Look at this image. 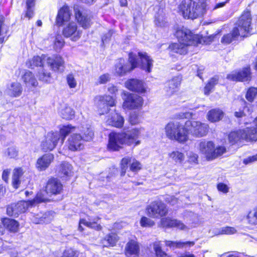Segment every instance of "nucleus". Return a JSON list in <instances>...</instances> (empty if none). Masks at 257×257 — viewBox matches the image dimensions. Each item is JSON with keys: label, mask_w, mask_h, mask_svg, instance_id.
Wrapping results in <instances>:
<instances>
[{"label": "nucleus", "mask_w": 257, "mask_h": 257, "mask_svg": "<svg viewBox=\"0 0 257 257\" xmlns=\"http://www.w3.org/2000/svg\"><path fill=\"white\" fill-rule=\"evenodd\" d=\"M141 135L139 129H133L126 133H117L112 132L109 135L108 148L112 151H117L123 144L129 146H136L140 143L138 139Z\"/></svg>", "instance_id": "f257e3e1"}, {"label": "nucleus", "mask_w": 257, "mask_h": 257, "mask_svg": "<svg viewBox=\"0 0 257 257\" xmlns=\"http://www.w3.org/2000/svg\"><path fill=\"white\" fill-rule=\"evenodd\" d=\"M251 23V16L249 11L243 12L236 26L233 28L232 33L223 36L221 42L224 44H228L237 39L239 36L245 37L249 32Z\"/></svg>", "instance_id": "f03ea898"}, {"label": "nucleus", "mask_w": 257, "mask_h": 257, "mask_svg": "<svg viewBox=\"0 0 257 257\" xmlns=\"http://www.w3.org/2000/svg\"><path fill=\"white\" fill-rule=\"evenodd\" d=\"M206 2L196 3L192 0H183L179 10L184 18L194 19L203 16L207 10Z\"/></svg>", "instance_id": "7ed1b4c3"}, {"label": "nucleus", "mask_w": 257, "mask_h": 257, "mask_svg": "<svg viewBox=\"0 0 257 257\" xmlns=\"http://www.w3.org/2000/svg\"><path fill=\"white\" fill-rule=\"evenodd\" d=\"M165 130L166 137L171 140L184 143L188 139L186 126H184L180 122L168 123L166 125Z\"/></svg>", "instance_id": "20e7f679"}, {"label": "nucleus", "mask_w": 257, "mask_h": 257, "mask_svg": "<svg viewBox=\"0 0 257 257\" xmlns=\"http://www.w3.org/2000/svg\"><path fill=\"white\" fill-rule=\"evenodd\" d=\"M198 148L200 153L204 155L207 160H212L226 152L224 147L219 146L215 148L213 142L205 140L199 143Z\"/></svg>", "instance_id": "39448f33"}, {"label": "nucleus", "mask_w": 257, "mask_h": 257, "mask_svg": "<svg viewBox=\"0 0 257 257\" xmlns=\"http://www.w3.org/2000/svg\"><path fill=\"white\" fill-rule=\"evenodd\" d=\"M128 60L132 69L140 67L147 72L151 71L153 60L146 53L138 52L137 55L133 52L130 53Z\"/></svg>", "instance_id": "423d86ee"}, {"label": "nucleus", "mask_w": 257, "mask_h": 257, "mask_svg": "<svg viewBox=\"0 0 257 257\" xmlns=\"http://www.w3.org/2000/svg\"><path fill=\"white\" fill-rule=\"evenodd\" d=\"M146 211L147 215L153 218H159L166 216L168 210L166 204L160 200H155L148 205Z\"/></svg>", "instance_id": "0eeeda50"}, {"label": "nucleus", "mask_w": 257, "mask_h": 257, "mask_svg": "<svg viewBox=\"0 0 257 257\" xmlns=\"http://www.w3.org/2000/svg\"><path fill=\"white\" fill-rule=\"evenodd\" d=\"M187 133L189 132L196 137L205 136L209 131V126L207 123L196 120H188L185 122Z\"/></svg>", "instance_id": "6e6552de"}, {"label": "nucleus", "mask_w": 257, "mask_h": 257, "mask_svg": "<svg viewBox=\"0 0 257 257\" xmlns=\"http://www.w3.org/2000/svg\"><path fill=\"white\" fill-rule=\"evenodd\" d=\"M121 96L123 100L122 107L124 109H139L143 105L144 102L143 98L137 94L123 91Z\"/></svg>", "instance_id": "1a4fd4ad"}, {"label": "nucleus", "mask_w": 257, "mask_h": 257, "mask_svg": "<svg viewBox=\"0 0 257 257\" xmlns=\"http://www.w3.org/2000/svg\"><path fill=\"white\" fill-rule=\"evenodd\" d=\"M95 102L97 106L99 114L102 115L109 111V106H113L115 104V99L110 95H99L95 98Z\"/></svg>", "instance_id": "9d476101"}, {"label": "nucleus", "mask_w": 257, "mask_h": 257, "mask_svg": "<svg viewBox=\"0 0 257 257\" xmlns=\"http://www.w3.org/2000/svg\"><path fill=\"white\" fill-rule=\"evenodd\" d=\"M60 140V134L58 132H49L45 137L41 145V149L44 152L52 151L57 146Z\"/></svg>", "instance_id": "9b49d317"}, {"label": "nucleus", "mask_w": 257, "mask_h": 257, "mask_svg": "<svg viewBox=\"0 0 257 257\" xmlns=\"http://www.w3.org/2000/svg\"><path fill=\"white\" fill-rule=\"evenodd\" d=\"M33 206L31 200L27 201H21L8 206L7 209V212L9 216L17 217L19 214L25 212L29 207Z\"/></svg>", "instance_id": "f8f14e48"}, {"label": "nucleus", "mask_w": 257, "mask_h": 257, "mask_svg": "<svg viewBox=\"0 0 257 257\" xmlns=\"http://www.w3.org/2000/svg\"><path fill=\"white\" fill-rule=\"evenodd\" d=\"M62 34L65 37L70 38L72 41H76L80 38L82 31L78 29L76 23L72 22L65 24Z\"/></svg>", "instance_id": "ddd939ff"}, {"label": "nucleus", "mask_w": 257, "mask_h": 257, "mask_svg": "<svg viewBox=\"0 0 257 257\" xmlns=\"http://www.w3.org/2000/svg\"><path fill=\"white\" fill-rule=\"evenodd\" d=\"M251 78L249 66L245 67L237 72H232L227 76V79L236 81H247L250 80Z\"/></svg>", "instance_id": "4468645a"}, {"label": "nucleus", "mask_w": 257, "mask_h": 257, "mask_svg": "<svg viewBox=\"0 0 257 257\" xmlns=\"http://www.w3.org/2000/svg\"><path fill=\"white\" fill-rule=\"evenodd\" d=\"M47 66L50 67L54 71L63 72L64 61L60 55H54L51 57L46 56L45 59Z\"/></svg>", "instance_id": "2eb2a0df"}, {"label": "nucleus", "mask_w": 257, "mask_h": 257, "mask_svg": "<svg viewBox=\"0 0 257 257\" xmlns=\"http://www.w3.org/2000/svg\"><path fill=\"white\" fill-rule=\"evenodd\" d=\"M176 35L179 41L186 45H191L194 44L195 36L186 28H183L178 30Z\"/></svg>", "instance_id": "dca6fc26"}, {"label": "nucleus", "mask_w": 257, "mask_h": 257, "mask_svg": "<svg viewBox=\"0 0 257 257\" xmlns=\"http://www.w3.org/2000/svg\"><path fill=\"white\" fill-rule=\"evenodd\" d=\"M63 189L61 183L57 179H49L45 186V192L47 195L51 196L53 195L60 194Z\"/></svg>", "instance_id": "f3484780"}, {"label": "nucleus", "mask_w": 257, "mask_h": 257, "mask_svg": "<svg viewBox=\"0 0 257 257\" xmlns=\"http://www.w3.org/2000/svg\"><path fill=\"white\" fill-rule=\"evenodd\" d=\"M83 143L82 136L76 133L73 134L69 137L67 141L68 148L72 151H80L84 148Z\"/></svg>", "instance_id": "a211bd4d"}, {"label": "nucleus", "mask_w": 257, "mask_h": 257, "mask_svg": "<svg viewBox=\"0 0 257 257\" xmlns=\"http://www.w3.org/2000/svg\"><path fill=\"white\" fill-rule=\"evenodd\" d=\"M125 86L132 91L144 93L146 91L145 84L141 80L137 79H131L125 82Z\"/></svg>", "instance_id": "6ab92c4d"}, {"label": "nucleus", "mask_w": 257, "mask_h": 257, "mask_svg": "<svg viewBox=\"0 0 257 257\" xmlns=\"http://www.w3.org/2000/svg\"><path fill=\"white\" fill-rule=\"evenodd\" d=\"M53 159V154H45L37 160L36 167L40 171H44L49 167Z\"/></svg>", "instance_id": "aec40b11"}, {"label": "nucleus", "mask_w": 257, "mask_h": 257, "mask_svg": "<svg viewBox=\"0 0 257 257\" xmlns=\"http://www.w3.org/2000/svg\"><path fill=\"white\" fill-rule=\"evenodd\" d=\"M125 254L127 257H139L140 246L138 243L134 240L129 241L125 246Z\"/></svg>", "instance_id": "412c9836"}, {"label": "nucleus", "mask_w": 257, "mask_h": 257, "mask_svg": "<svg viewBox=\"0 0 257 257\" xmlns=\"http://www.w3.org/2000/svg\"><path fill=\"white\" fill-rule=\"evenodd\" d=\"M133 69L123 59H119L115 65V73L118 76H123Z\"/></svg>", "instance_id": "4be33fe9"}, {"label": "nucleus", "mask_w": 257, "mask_h": 257, "mask_svg": "<svg viewBox=\"0 0 257 257\" xmlns=\"http://www.w3.org/2000/svg\"><path fill=\"white\" fill-rule=\"evenodd\" d=\"M75 18L79 24L83 28H89L91 24V16L80 11L75 12Z\"/></svg>", "instance_id": "5701e85b"}, {"label": "nucleus", "mask_w": 257, "mask_h": 257, "mask_svg": "<svg viewBox=\"0 0 257 257\" xmlns=\"http://www.w3.org/2000/svg\"><path fill=\"white\" fill-rule=\"evenodd\" d=\"M71 17V13L69 8L68 6H64L58 11L56 18V23L61 26L65 22L69 21Z\"/></svg>", "instance_id": "b1692460"}, {"label": "nucleus", "mask_w": 257, "mask_h": 257, "mask_svg": "<svg viewBox=\"0 0 257 257\" xmlns=\"http://www.w3.org/2000/svg\"><path fill=\"white\" fill-rule=\"evenodd\" d=\"M255 127H246L243 129L245 141L247 142L257 141V117L254 120Z\"/></svg>", "instance_id": "393cba45"}, {"label": "nucleus", "mask_w": 257, "mask_h": 257, "mask_svg": "<svg viewBox=\"0 0 257 257\" xmlns=\"http://www.w3.org/2000/svg\"><path fill=\"white\" fill-rule=\"evenodd\" d=\"M106 123L112 126L121 127L123 124L124 119L119 113L114 112L108 116Z\"/></svg>", "instance_id": "a878e982"}, {"label": "nucleus", "mask_w": 257, "mask_h": 257, "mask_svg": "<svg viewBox=\"0 0 257 257\" xmlns=\"http://www.w3.org/2000/svg\"><path fill=\"white\" fill-rule=\"evenodd\" d=\"M22 92V87L21 84L18 82H12L8 85L5 90V93L10 96H19Z\"/></svg>", "instance_id": "bb28decb"}, {"label": "nucleus", "mask_w": 257, "mask_h": 257, "mask_svg": "<svg viewBox=\"0 0 257 257\" xmlns=\"http://www.w3.org/2000/svg\"><path fill=\"white\" fill-rule=\"evenodd\" d=\"M22 79L27 87H36L38 85V81L35 78V75L32 72L29 70H25L22 76Z\"/></svg>", "instance_id": "cd10ccee"}, {"label": "nucleus", "mask_w": 257, "mask_h": 257, "mask_svg": "<svg viewBox=\"0 0 257 257\" xmlns=\"http://www.w3.org/2000/svg\"><path fill=\"white\" fill-rule=\"evenodd\" d=\"M181 80V77L178 76L174 77L168 82L167 92L169 95L173 94L177 91L178 87L180 85Z\"/></svg>", "instance_id": "c85d7f7f"}, {"label": "nucleus", "mask_w": 257, "mask_h": 257, "mask_svg": "<svg viewBox=\"0 0 257 257\" xmlns=\"http://www.w3.org/2000/svg\"><path fill=\"white\" fill-rule=\"evenodd\" d=\"M46 56L42 55L41 56H34L32 59L29 60L27 63V66L31 68H34L35 67L44 66L46 64Z\"/></svg>", "instance_id": "c756f323"}, {"label": "nucleus", "mask_w": 257, "mask_h": 257, "mask_svg": "<svg viewBox=\"0 0 257 257\" xmlns=\"http://www.w3.org/2000/svg\"><path fill=\"white\" fill-rule=\"evenodd\" d=\"M47 67L46 64H45L44 66L40 67L37 76L40 81L45 83H49L51 79V74L47 69Z\"/></svg>", "instance_id": "7c9ffc66"}, {"label": "nucleus", "mask_w": 257, "mask_h": 257, "mask_svg": "<svg viewBox=\"0 0 257 257\" xmlns=\"http://www.w3.org/2000/svg\"><path fill=\"white\" fill-rule=\"evenodd\" d=\"M166 245L172 248H183L193 246L195 244L194 241H173L170 240L165 241Z\"/></svg>", "instance_id": "2f4dec72"}, {"label": "nucleus", "mask_w": 257, "mask_h": 257, "mask_svg": "<svg viewBox=\"0 0 257 257\" xmlns=\"http://www.w3.org/2000/svg\"><path fill=\"white\" fill-rule=\"evenodd\" d=\"M224 116L223 112L220 109H212L208 111L207 119L211 122H214L221 120Z\"/></svg>", "instance_id": "473e14b6"}, {"label": "nucleus", "mask_w": 257, "mask_h": 257, "mask_svg": "<svg viewBox=\"0 0 257 257\" xmlns=\"http://www.w3.org/2000/svg\"><path fill=\"white\" fill-rule=\"evenodd\" d=\"M244 133L243 129L231 132L228 135L229 142L232 144H234L241 140L245 141Z\"/></svg>", "instance_id": "72a5a7b5"}, {"label": "nucleus", "mask_w": 257, "mask_h": 257, "mask_svg": "<svg viewBox=\"0 0 257 257\" xmlns=\"http://www.w3.org/2000/svg\"><path fill=\"white\" fill-rule=\"evenodd\" d=\"M2 222L4 226L12 232H16L19 230V223L14 219L10 218H3Z\"/></svg>", "instance_id": "f704fd0d"}, {"label": "nucleus", "mask_w": 257, "mask_h": 257, "mask_svg": "<svg viewBox=\"0 0 257 257\" xmlns=\"http://www.w3.org/2000/svg\"><path fill=\"white\" fill-rule=\"evenodd\" d=\"M118 240L117 234L115 233H110L106 235L105 237L102 239L101 243L104 246H113Z\"/></svg>", "instance_id": "c9c22d12"}, {"label": "nucleus", "mask_w": 257, "mask_h": 257, "mask_svg": "<svg viewBox=\"0 0 257 257\" xmlns=\"http://www.w3.org/2000/svg\"><path fill=\"white\" fill-rule=\"evenodd\" d=\"M188 45H186L182 42L179 43H174L170 45L169 49L172 53H177L181 55L185 54L187 53V47Z\"/></svg>", "instance_id": "e433bc0d"}, {"label": "nucleus", "mask_w": 257, "mask_h": 257, "mask_svg": "<svg viewBox=\"0 0 257 257\" xmlns=\"http://www.w3.org/2000/svg\"><path fill=\"white\" fill-rule=\"evenodd\" d=\"M59 173L62 178L71 176L73 174L71 165L67 162L62 163L60 166Z\"/></svg>", "instance_id": "4c0bfd02"}, {"label": "nucleus", "mask_w": 257, "mask_h": 257, "mask_svg": "<svg viewBox=\"0 0 257 257\" xmlns=\"http://www.w3.org/2000/svg\"><path fill=\"white\" fill-rule=\"evenodd\" d=\"M49 195H47L46 193L45 190L43 191H40L38 192L36 196V197L33 199L31 200L33 206L41 202L49 201L50 199Z\"/></svg>", "instance_id": "58836bf2"}, {"label": "nucleus", "mask_w": 257, "mask_h": 257, "mask_svg": "<svg viewBox=\"0 0 257 257\" xmlns=\"http://www.w3.org/2000/svg\"><path fill=\"white\" fill-rule=\"evenodd\" d=\"M82 224H83L88 227L93 228L96 230H100L101 229V226L100 224L97 223V222L94 221L93 222L87 221L85 219H82L80 220L79 224L78 226V229L80 231L83 230V228L82 227Z\"/></svg>", "instance_id": "ea45409f"}, {"label": "nucleus", "mask_w": 257, "mask_h": 257, "mask_svg": "<svg viewBox=\"0 0 257 257\" xmlns=\"http://www.w3.org/2000/svg\"><path fill=\"white\" fill-rule=\"evenodd\" d=\"M60 113L62 118L66 119H70L74 115V111L70 107L64 106L60 111Z\"/></svg>", "instance_id": "a19ab883"}, {"label": "nucleus", "mask_w": 257, "mask_h": 257, "mask_svg": "<svg viewBox=\"0 0 257 257\" xmlns=\"http://www.w3.org/2000/svg\"><path fill=\"white\" fill-rule=\"evenodd\" d=\"M23 174V172L21 168L14 169L13 176V186L15 188H18L20 184L19 178Z\"/></svg>", "instance_id": "79ce46f5"}, {"label": "nucleus", "mask_w": 257, "mask_h": 257, "mask_svg": "<svg viewBox=\"0 0 257 257\" xmlns=\"http://www.w3.org/2000/svg\"><path fill=\"white\" fill-rule=\"evenodd\" d=\"M246 219L249 225H257V207L248 212Z\"/></svg>", "instance_id": "37998d69"}, {"label": "nucleus", "mask_w": 257, "mask_h": 257, "mask_svg": "<svg viewBox=\"0 0 257 257\" xmlns=\"http://www.w3.org/2000/svg\"><path fill=\"white\" fill-rule=\"evenodd\" d=\"M75 127L72 126L71 125H67L63 126L60 130V136H62V144L63 143L65 137L69 133L74 132L75 131Z\"/></svg>", "instance_id": "c03bdc74"}, {"label": "nucleus", "mask_w": 257, "mask_h": 257, "mask_svg": "<svg viewBox=\"0 0 257 257\" xmlns=\"http://www.w3.org/2000/svg\"><path fill=\"white\" fill-rule=\"evenodd\" d=\"M218 81V77L217 76L211 78L204 87V94L208 95Z\"/></svg>", "instance_id": "a18cd8bd"}, {"label": "nucleus", "mask_w": 257, "mask_h": 257, "mask_svg": "<svg viewBox=\"0 0 257 257\" xmlns=\"http://www.w3.org/2000/svg\"><path fill=\"white\" fill-rule=\"evenodd\" d=\"M4 17L0 15V42H3L7 38V28L4 24Z\"/></svg>", "instance_id": "49530a36"}, {"label": "nucleus", "mask_w": 257, "mask_h": 257, "mask_svg": "<svg viewBox=\"0 0 257 257\" xmlns=\"http://www.w3.org/2000/svg\"><path fill=\"white\" fill-rule=\"evenodd\" d=\"M175 220L170 217L162 218L160 220V226L166 228L174 227Z\"/></svg>", "instance_id": "de8ad7c7"}, {"label": "nucleus", "mask_w": 257, "mask_h": 257, "mask_svg": "<svg viewBox=\"0 0 257 257\" xmlns=\"http://www.w3.org/2000/svg\"><path fill=\"white\" fill-rule=\"evenodd\" d=\"M82 139L84 141H89L91 140L94 136L92 128L91 127L84 128L82 131Z\"/></svg>", "instance_id": "09e8293b"}, {"label": "nucleus", "mask_w": 257, "mask_h": 257, "mask_svg": "<svg viewBox=\"0 0 257 257\" xmlns=\"http://www.w3.org/2000/svg\"><path fill=\"white\" fill-rule=\"evenodd\" d=\"M170 157L176 163H182L184 160V155L179 151H173L169 154Z\"/></svg>", "instance_id": "8fccbe9b"}, {"label": "nucleus", "mask_w": 257, "mask_h": 257, "mask_svg": "<svg viewBox=\"0 0 257 257\" xmlns=\"http://www.w3.org/2000/svg\"><path fill=\"white\" fill-rule=\"evenodd\" d=\"M5 155L10 158H15L18 155V151L15 147L11 146L5 150Z\"/></svg>", "instance_id": "3c124183"}, {"label": "nucleus", "mask_w": 257, "mask_h": 257, "mask_svg": "<svg viewBox=\"0 0 257 257\" xmlns=\"http://www.w3.org/2000/svg\"><path fill=\"white\" fill-rule=\"evenodd\" d=\"M82 255L79 251L72 248L67 249L63 253L64 257H81Z\"/></svg>", "instance_id": "603ef678"}, {"label": "nucleus", "mask_w": 257, "mask_h": 257, "mask_svg": "<svg viewBox=\"0 0 257 257\" xmlns=\"http://www.w3.org/2000/svg\"><path fill=\"white\" fill-rule=\"evenodd\" d=\"M256 95L257 88L250 87L248 89L245 95V97L248 101L252 102L254 100Z\"/></svg>", "instance_id": "864d4df0"}, {"label": "nucleus", "mask_w": 257, "mask_h": 257, "mask_svg": "<svg viewBox=\"0 0 257 257\" xmlns=\"http://www.w3.org/2000/svg\"><path fill=\"white\" fill-rule=\"evenodd\" d=\"M65 42L61 36H57L54 41V48L57 51L60 50L64 45Z\"/></svg>", "instance_id": "5fc2aeb1"}, {"label": "nucleus", "mask_w": 257, "mask_h": 257, "mask_svg": "<svg viewBox=\"0 0 257 257\" xmlns=\"http://www.w3.org/2000/svg\"><path fill=\"white\" fill-rule=\"evenodd\" d=\"M140 224L144 227H150L155 225V222L149 218L143 216L141 219Z\"/></svg>", "instance_id": "6e6d98bb"}, {"label": "nucleus", "mask_w": 257, "mask_h": 257, "mask_svg": "<svg viewBox=\"0 0 257 257\" xmlns=\"http://www.w3.org/2000/svg\"><path fill=\"white\" fill-rule=\"evenodd\" d=\"M131 162V159L129 158H124L122 159L121 162V176H124L126 170L127 169V164Z\"/></svg>", "instance_id": "4d7b16f0"}, {"label": "nucleus", "mask_w": 257, "mask_h": 257, "mask_svg": "<svg viewBox=\"0 0 257 257\" xmlns=\"http://www.w3.org/2000/svg\"><path fill=\"white\" fill-rule=\"evenodd\" d=\"M66 79L67 84L70 88H74L76 87L77 85V82L73 74H68L67 76Z\"/></svg>", "instance_id": "13d9d810"}, {"label": "nucleus", "mask_w": 257, "mask_h": 257, "mask_svg": "<svg viewBox=\"0 0 257 257\" xmlns=\"http://www.w3.org/2000/svg\"><path fill=\"white\" fill-rule=\"evenodd\" d=\"M130 121L132 124H136L140 122L141 119L139 113L136 111L133 112L130 114Z\"/></svg>", "instance_id": "bf43d9fd"}, {"label": "nucleus", "mask_w": 257, "mask_h": 257, "mask_svg": "<svg viewBox=\"0 0 257 257\" xmlns=\"http://www.w3.org/2000/svg\"><path fill=\"white\" fill-rule=\"evenodd\" d=\"M142 168L141 163L136 160H133L130 167V169L133 172H137Z\"/></svg>", "instance_id": "052dcab7"}, {"label": "nucleus", "mask_w": 257, "mask_h": 257, "mask_svg": "<svg viewBox=\"0 0 257 257\" xmlns=\"http://www.w3.org/2000/svg\"><path fill=\"white\" fill-rule=\"evenodd\" d=\"M110 80L109 74L106 73L100 75L98 79V83L100 84H105Z\"/></svg>", "instance_id": "680f3d73"}, {"label": "nucleus", "mask_w": 257, "mask_h": 257, "mask_svg": "<svg viewBox=\"0 0 257 257\" xmlns=\"http://www.w3.org/2000/svg\"><path fill=\"white\" fill-rule=\"evenodd\" d=\"M236 232V230L234 228L226 226L223 227L221 229V234H232Z\"/></svg>", "instance_id": "e2e57ef3"}, {"label": "nucleus", "mask_w": 257, "mask_h": 257, "mask_svg": "<svg viewBox=\"0 0 257 257\" xmlns=\"http://www.w3.org/2000/svg\"><path fill=\"white\" fill-rule=\"evenodd\" d=\"M174 227H176L182 230H187L188 229L187 226L184 224L182 221L180 220L176 219L175 221V223L174 224Z\"/></svg>", "instance_id": "0e129e2a"}, {"label": "nucleus", "mask_w": 257, "mask_h": 257, "mask_svg": "<svg viewBox=\"0 0 257 257\" xmlns=\"http://www.w3.org/2000/svg\"><path fill=\"white\" fill-rule=\"evenodd\" d=\"M44 219H45V217L41 216L39 214H37L36 216H33L31 218V220L33 223L35 224H39L45 223V221L44 220Z\"/></svg>", "instance_id": "69168bd1"}, {"label": "nucleus", "mask_w": 257, "mask_h": 257, "mask_svg": "<svg viewBox=\"0 0 257 257\" xmlns=\"http://www.w3.org/2000/svg\"><path fill=\"white\" fill-rule=\"evenodd\" d=\"M153 248L155 251L157 257L159 255H160L161 254L164 252L161 249V247L159 241H156L154 243Z\"/></svg>", "instance_id": "338daca9"}, {"label": "nucleus", "mask_w": 257, "mask_h": 257, "mask_svg": "<svg viewBox=\"0 0 257 257\" xmlns=\"http://www.w3.org/2000/svg\"><path fill=\"white\" fill-rule=\"evenodd\" d=\"M112 34V31L110 30L102 36V42L103 44L107 43L110 40Z\"/></svg>", "instance_id": "774afa93"}]
</instances>
